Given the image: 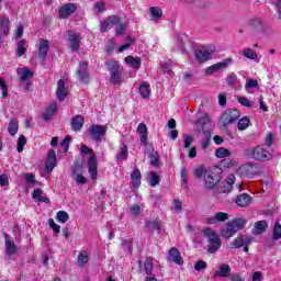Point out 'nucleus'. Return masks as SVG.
Listing matches in <instances>:
<instances>
[{
  "label": "nucleus",
  "instance_id": "nucleus-62",
  "mask_svg": "<svg viewBox=\"0 0 281 281\" xmlns=\"http://www.w3.org/2000/svg\"><path fill=\"white\" fill-rule=\"evenodd\" d=\"M222 166H224V168H234V166H236V162L235 160L227 158L222 160Z\"/></svg>",
  "mask_w": 281,
  "mask_h": 281
},
{
  "label": "nucleus",
  "instance_id": "nucleus-35",
  "mask_svg": "<svg viewBox=\"0 0 281 281\" xmlns=\"http://www.w3.org/2000/svg\"><path fill=\"white\" fill-rule=\"evenodd\" d=\"M0 36L1 34H8L10 32V20L5 16L0 20Z\"/></svg>",
  "mask_w": 281,
  "mask_h": 281
},
{
  "label": "nucleus",
  "instance_id": "nucleus-4",
  "mask_svg": "<svg viewBox=\"0 0 281 281\" xmlns=\"http://www.w3.org/2000/svg\"><path fill=\"white\" fill-rule=\"evenodd\" d=\"M81 153L83 155H91L88 160V170L91 179H95L98 177V160H95V153H93V149L87 147V145L81 146Z\"/></svg>",
  "mask_w": 281,
  "mask_h": 281
},
{
  "label": "nucleus",
  "instance_id": "nucleus-29",
  "mask_svg": "<svg viewBox=\"0 0 281 281\" xmlns=\"http://www.w3.org/2000/svg\"><path fill=\"white\" fill-rule=\"evenodd\" d=\"M85 126V117L81 115H76L71 120V128L72 131H80Z\"/></svg>",
  "mask_w": 281,
  "mask_h": 281
},
{
  "label": "nucleus",
  "instance_id": "nucleus-34",
  "mask_svg": "<svg viewBox=\"0 0 281 281\" xmlns=\"http://www.w3.org/2000/svg\"><path fill=\"white\" fill-rule=\"evenodd\" d=\"M32 196L35 201H40L41 203H49V199L43 196V190L41 189H34Z\"/></svg>",
  "mask_w": 281,
  "mask_h": 281
},
{
  "label": "nucleus",
  "instance_id": "nucleus-50",
  "mask_svg": "<svg viewBox=\"0 0 281 281\" xmlns=\"http://www.w3.org/2000/svg\"><path fill=\"white\" fill-rule=\"evenodd\" d=\"M122 247L126 254H133V240L124 239Z\"/></svg>",
  "mask_w": 281,
  "mask_h": 281
},
{
  "label": "nucleus",
  "instance_id": "nucleus-15",
  "mask_svg": "<svg viewBox=\"0 0 281 281\" xmlns=\"http://www.w3.org/2000/svg\"><path fill=\"white\" fill-rule=\"evenodd\" d=\"M211 56H212V50L207 48H201L195 50V60H198V63H207Z\"/></svg>",
  "mask_w": 281,
  "mask_h": 281
},
{
  "label": "nucleus",
  "instance_id": "nucleus-21",
  "mask_svg": "<svg viewBox=\"0 0 281 281\" xmlns=\"http://www.w3.org/2000/svg\"><path fill=\"white\" fill-rule=\"evenodd\" d=\"M137 133L140 136V144H144V146H147L148 143V127L144 123H139L137 127Z\"/></svg>",
  "mask_w": 281,
  "mask_h": 281
},
{
  "label": "nucleus",
  "instance_id": "nucleus-63",
  "mask_svg": "<svg viewBox=\"0 0 281 281\" xmlns=\"http://www.w3.org/2000/svg\"><path fill=\"white\" fill-rule=\"evenodd\" d=\"M205 267H207V263L203 260H199L195 265H194V269L195 271H203V269H205Z\"/></svg>",
  "mask_w": 281,
  "mask_h": 281
},
{
  "label": "nucleus",
  "instance_id": "nucleus-48",
  "mask_svg": "<svg viewBox=\"0 0 281 281\" xmlns=\"http://www.w3.org/2000/svg\"><path fill=\"white\" fill-rule=\"evenodd\" d=\"M199 123L201 124L202 128H205L206 124L212 126V119L209 114H204L199 119Z\"/></svg>",
  "mask_w": 281,
  "mask_h": 281
},
{
  "label": "nucleus",
  "instance_id": "nucleus-20",
  "mask_svg": "<svg viewBox=\"0 0 281 281\" xmlns=\"http://www.w3.org/2000/svg\"><path fill=\"white\" fill-rule=\"evenodd\" d=\"M16 74L20 76V80H22V82L32 80V78H34V72H32V70H30L27 67L18 68Z\"/></svg>",
  "mask_w": 281,
  "mask_h": 281
},
{
  "label": "nucleus",
  "instance_id": "nucleus-42",
  "mask_svg": "<svg viewBox=\"0 0 281 281\" xmlns=\"http://www.w3.org/2000/svg\"><path fill=\"white\" fill-rule=\"evenodd\" d=\"M226 82L228 87H236V85H238V76L234 72H229L226 77Z\"/></svg>",
  "mask_w": 281,
  "mask_h": 281
},
{
  "label": "nucleus",
  "instance_id": "nucleus-13",
  "mask_svg": "<svg viewBox=\"0 0 281 281\" xmlns=\"http://www.w3.org/2000/svg\"><path fill=\"white\" fill-rule=\"evenodd\" d=\"M218 183V178L214 175V172L206 171L204 176V186L206 190H212Z\"/></svg>",
  "mask_w": 281,
  "mask_h": 281
},
{
  "label": "nucleus",
  "instance_id": "nucleus-32",
  "mask_svg": "<svg viewBox=\"0 0 281 281\" xmlns=\"http://www.w3.org/2000/svg\"><path fill=\"white\" fill-rule=\"evenodd\" d=\"M149 14L151 21H159V19L164 16V11H161V9L158 7H151L149 9Z\"/></svg>",
  "mask_w": 281,
  "mask_h": 281
},
{
  "label": "nucleus",
  "instance_id": "nucleus-22",
  "mask_svg": "<svg viewBox=\"0 0 281 281\" xmlns=\"http://www.w3.org/2000/svg\"><path fill=\"white\" fill-rule=\"evenodd\" d=\"M47 52H49V41L42 40L38 44V56L42 60L47 58Z\"/></svg>",
  "mask_w": 281,
  "mask_h": 281
},
{
  "label": "nucleus",
  "instance_id": "nucleus-59",
  "mask_svg": "<svg viewBox=\"0 0 281 281\" xmlns=\"http://www.w3.org/2000/svg\"><path fill=\"white\" fill-rule=\"evenodd\" d=\"M69 144H71V136H66L61 142V148H64V153H67V150H69Z\"/></svg>",
  "mask_w": 281,
  "mask_h": 281
},
{
  "label": "nucleus",
  "instance_id": "nucleus-33",
  "mask_svg": "<svg viewBox=\"0 0 281 281\" xmlns=\"http://www.w3.org/2000/svg\"><path fill=\"white\" fill-rule=\"evenodd\" d=\"M229 273H232V268L229 267V265L224 263L220 267V271L215 272V276H217L218 278H227Z\"/></svg>",
  "mask_w": 281,
  "mask_h": 281
},
{
  "label": "nucleus",
  "instance_id": "nucleus-44",
  "mask_svg": "<svg viewBox=\"0 0 281 281\" xmlns=\"http://www.w3.org/2000/svg\"><path fill=\"white\" fill-rule=\"evenodd\" d=\"M159 181H160V179H159V176L157 175V172L151 171L149 173V186L151 188H155V187L159 186Z\"/></svg>",
  "mask_w": 281,
  "mask_h": 281
},
{
  "label": "nucleus",
  "instance_id": "nucleus-52",
  "mask_svg": "<svg viewBox=\"0 0 281 281\" xmlns=\"http://www.w3.org/2000/svg\"><path fill=\"white\" fill-rule=\"evenodd\" d=\"M27 144V138L24 135H21L18 139V153H23V148Z\"/></svg>",
  "mask_w": 281,
  "mask_h": 281
},
{
  "label": "nucleus",
  "instance_id": "nucleus-36",
  "mask_svg": "<svg viewBox=\"0 0 281 281\" xmlns=\"http://www.w3.org/2000/svg\"><path fill=\"white\" fill-rule=\"evenodd\" d=\"M8 132L10 135L14 136L19 133V120L12 119L8 125Z\"/></svg>",
  "mask_w": 281,
  "mask_h": 281
},
{
  "label": "nucleus",
  "instance_id": "nucleus-45",
  "mask_svg": "<svg viewBox=\"0 0 281 281\" xmlns=\"http://www.w3.org/2000/svg\"><path fill=\"white\" fill-rule=\"evenodd\" d=\"M238 131H246V128H249V119L247 116H244L240 119L237 123Z\"/></svg>",
  "mask_w": 281,
  "mask_h": 281
},
{
  "label": "nucleus",
  "instance_id": "nucleus-11",
  "mask_svg": "<svg viewBox=\"0 0 281 281\" xmlns=\"http://www.w3.org/2000/svg\"><path fill=\"white\" fill-rule=\"evenodd\" d=\"M66 41L70 43L72 52H78L80 47V35L74 31L66 32Z\"/></svg>",
  "mask_w": 281,
  "mask_h": 281
},
{
  "label": "nucleus",
  "instance_id": "nucleus-57",
  "mask_svg": "<svg viewBox=\"0 0 281 281\" xmlns=\"http://www.w3.org/2000/svg\"><path fill=\"white\" fill-rule=\"evenodd\" d=\"M48 225L49 227H52L53 232H55V234H60V225L56 224V222H54L53 218L48 220Z\"/></svg>",
  "mask_w": 281,
  "mask_h": 281
},
{
  "label": "nucleus",
  "instance_id": "nucleus-43",
  "mask_svg": "<svg viewBox=\"0 0 281 281\" xmlns=\"http://www.w3.org/2000/svg\"><path fill=\"white\" fill-rule=\"evenodd\" d=\"M117 161H126L128 159V146L123 145L121 153L116 157Z\"/></svg>",
  "mask_w": 281,
  "mask_h": 281
},
{
  "label": "nucleus",
  "instance_id": "nucleus-41",
  "mask_svg": "<svg viewBox=\"0 0 281 281\" xmlns=\"http://www.w3.org/2000/svg\"><path fill=\"white\" fill-rule=\"evenodd\" d=\"M272 238H273V240H280V238H281L280 222L274 223V226L272 227Z\"/></svg>",
  "mask_w": 281,
  "mask_h": 281
},
{
  "label": "nucleus",
  "instance_id": "nucleus-39",
  "mask_svg": "<svg viewBox=\"0 0 281 281\" xmlns=\"http://www.w3.org/2000/svg\"><path fill=\"white\" fill-rule=\"evenodd\" d=\"M215 156L220 159H223L225 157H232V151L225 147H220L215 150Z\"/></svg>",
  "mask_w": 281,
  "mask_h": 281
},
{
  "label": "nucleus",
  "instance_id": "nucleus-23",
  "mask_svg": "<svg viewBox=\"0 0 281 281\" xmlns=\"http://www.w3.org/2000/svg\"><path fill=\"white\" fill-rule=\"evenodd\" d=\"M4 247L8 256H14V254H16V244L10 239V235L8 234L4 235Z\"/></svg>",
  "mask_w": 281,
  "mask_h": 281
},
{
  "label": "nucleus",
  "instance_id": "nucleus-55",
  "mask_svg": "<svg viewBox=\"0 0 281 281\" xmlns=\"http://www.w3.org/2000/svg\"><path fill=\"white\" fill-rule=\"evenodd\" d=\"M194 142V138L188 134L183 135V148H190L192 143Z\"/></svg>",
  "mask_w": 281,
  "mask_h": 281
},
{
  "label": "nucleus",
  "instance_id": "nucleus-37",
  "mask_svg": "<svg viewBox=\"0 0 281 281\" xmlns=\"http://www.w3.org/2000/svg\"><path fill=\"white\" fill-rule=\"evenodd\" d=\"M139 93L142 98L148 100V98H150V85H148L147 82H143L139 87Z\"/></svg>",
  "mask_w": 281,
  "mask_h": 281
},
{
  "label": "nucleus",
  "instance_id": "nucleus-10",
  "mask_svg": "<svg viewBox=\"0 0 281 281\" xmlns=\"http://www.w3.org/2000/svg\"><path fill=\"white\" fill-rule=\"evenodd\" d=\"M232 65V58H226L223 61L212 65L207 67L205 70L206 76H212V74H216V71H221V69H227Z\"/></svg>",
  "mask_w": 281,
  "mask_h": 281
},
{
  "label": "nucleus",
  "instance_id": "nucleus-30",
  "mask_svg": "<svg viewBox=\"0 0 281 281\" xmlns=\"http://www.w3.org/2000/svg\"><path fill=\"white\" fill-rule=\"evenodd\" d=\"M244 58H248V60H256L258 61V53L250 47H246L240 53Z\"/></svg>",
  "mask_w": 281,
  "mask_h": 281
},
{
  "label": "nucleus",
  "instance_id": "nucleus-58",
  "mask_svg": "<svg viewBox=\"0 0 281 281\" xmlns=\"http://www.w3.org/2000/svg\"><path fill=\"white\" fill-rule=\"evenodd\" d=\"M175 212H181L183 210V202L179 199H175L172 202Z\"/></svg>",
  "mask_w": 281,
  "mask_h": 281
},
{
  "label": "nucleus",
  "instance_id": "nucleus-28",
  "mask_svg": "<svg viewBox=\"0 0 281 281\" xmlns=\"http://www.w3.org/2000/svg\"><path fill=\"white\" fill-rule=\"evenodd\" d=\"M269 229V223L267 221H258L255 223L254 234H265Z\"/></svg>",
  "mask_w": 281,
  "mask_h": 281
},
{
  "label": "nucleus",
  "instance_id": "nucleus-40",
  "mask_svg": "<svg viewBox=\"0 0 281 281\" xmlns=\"http://www.w3.org/2000/svg\"><path fill=\"white\" fill-rule=\"evenodd\" d=\"M24 179L29 186H41V182L36 180L32 172L25 173Z\"/></svg>",
  "mask_w": 281,
  "mask_h": 281
},
{
  "label": "nucleus",
  "instance_id": "nucleus-14",
  "mask_svg": "<svg viewBox=\"0 0 281 281\" xmlns=\"http://www.w3.org/2000/svg\"><path fill=\"white\" fill-rule=\"evenodd\" d=\"M76 10H78V7L74 3L64 4L59 9V19H67V16H69L70 14H74Z\"/></svg>",
  "mask_w": 281,
  "mask_h": 281
},
{
  "label": "nucleus",
  "instance_id": "nucleus-7",
  "mask_svg": "<svg viewBox=\"0 0 281 281\" xmlns=\"http://www.w3.org/2000/svg\"><path fill=\"white\" fill-rule=\"evenodd\" d=\"M237 172L240 177H256L260 175V168L256 164H245L238 168Z\"/></svg>",
  "mask_w": 281,
  "mask_h": 281
},
{
  "label": "nucleus",
  "instance_id": "nucleus-2",
  "mask_svg": "<svg viewBox=\"0 0 281 281\" xmlns=\"http://www.w3.org/2000/svg\"><path fill=\"white\" fill-rule=\"evenodd\" d=\"M246 223L245 218L232 220L221 229L220 234L223 238H232L236 232H240L245 227Z\"/></svg>",
  "mask_w": 281,
  "mask_h": 281
},
{
  "label": "nucleus",
  "instance_id": "nucleus-49",
  "mask_svg": "<svg viewBox=\"0 0 281 281\" xmlns=\"http://www.w3.org/2000/svg\"><path fill=\"white\" fill-rule=\"evenodd\" d=\"M259 87L258 80H255L252 78H248L245 83L246 91H249V89H257Z\"/></svg>",
  "mask_w": 281,
  "mask_h": 281
},
{
  "label": "nucleus",
  "instance_id": "nucleus-53",
  "mask_svg": "<svg viewBox=\"0 0 281 281\" xmlns=\"http://www.w3.org/2000/svg\"><path fill=\"white\" fill-rule=\"evenodd\" d=\"M193 175H194L195 179H203V175H205V167L200 166V167L195 168L193 171Z\"/></svg>",
  "mask_w": 281,
  "mask_h": 281
},
{
  "label": "nucleus",
  "instance_id": "nucleus-18",
  "mask_svg": "<svg viewBox=\"0 0 281 281\" xmlns=\"http://www.w3.org/2000/svg\"><path fill=\"white\" fill-rule=\"evenodd\" d=\"M169 262H175V265H183V258L181 257V251L176 247L169 250Z\"/></svg>",
  "mask_w": 281,
  "mask_h": 281
},
{
  "label": "nucleus",
  "instance_id": "nucleus-17",
  "mask_svg": "<svg viewBox=\"0 0 281 281\" xmlns=\"http://www.w3.org/2000/svg\"><path fill=\"white\" fill-rule=\"evenodd\" d=\"M235 203L238 207H249V205H251V195L241 193L236 196Z\"/></svg>",
  "mask_w": 281,
  "mask_h": 281
},
{
  "label": "nucleus",
  "instance_id": "nucleus-5",
  "mask_svg": "<svg viewBox=\"0 0 281 281\" xmlns=\"http://www.w3.org/2000/svg\"><path fill=\"white\" fill-rule=\"evenodd\" d=\"M108 69L111 71L110 82L112 85H120L122 82V66L117 61H109Z\"/></svg>",
  "mask_w": 281,
  "mask_h": 281
},
{
  "label": "nucleus",
  "instance_id": "nucleus-25",
  "mask_svg": "<svg viewBox=\"0 0 281 281\" xmlns=\"http://www.w3.org/2000/svg\"><path fill=\"white\" fill-rule=\"evenodd\" d=\"M125 63L132 67V69H139L142 67V58L140 57H134V56H127L125 57Z\"/></svg>",
  "mask_w": 281,
  "mask_h": 281
},
{
  "label": "nucleus",
  "instance_id": "nucleus-19",
  "mask_svg": "<svg viewBox=\"0 0 281 281\" xmlns=\"http://www.w3.org/2000/svg\"><path fill=\"white\" fill-rule=\"evenodd\" d=\"M56 168V151L54 149L48 150L46 159V170L52 172Z\"/></svg>",
  "mask_w": 281,
  "mask_h": 281
},
{
  "label": "nucleus",
  "instance_id": "nucleus-16",
  "mask_svg": "<svg viewBox=\"0 0 281 281\" xmlns=\"http://www.w3.org/2000/svg\"><path fill=\"white\" fill-rule=\"evenodd\" d=\"M225 221H229V214L225 212H217L213 217H209L207 223L210 225H216V223H225Z\"/></svg>",
  "mask_w": 281,
  "mask_h": 281
},
{
  "label": "nucleus",
  "instance_id": "nucleus-26",
  "mask_svg": "<svg viewBox=\"0 0 281 281\" xmlns=\"http://www.w3.org/2000/svg\"><path fill=\"white\" fill-rule=\"evenodd\" d=\"M131 179L133 188H138L142 186V171H139L138 168L134 169L131 173Z\"/></svg>",
  "mask_w": 281,
  "mask_h": 281
},
{
  "label": "nucleus",
  "instance_id": "nucleus-64",
  "mask_svg": "<svg viewBox=\"0 0 281 281\" xmlns=\"http://www.w3.org/2000/svg\"><path fill=\"white\" fill-rule=\"evenodd\" d=\"M273 5L277 8L278 20H281V0H272Z\"/></svg>",
  "mask_w": 281,
  "mask_h": 281
},
{
  "label": "nucleus",
  "instance_id": "nucleus-12",
  "mask_svg": "<svg viewBox=\"0 0 281 281\" xmlns=\"http://www.w3.org/2000/svg\"><path fill=\"white\" fill-rule=\"evenodd\" d=\"M114 25H120V18L117 15H110L101 24V32H109Z\"/></svg>",
  "mask_w": 281,
  "mask_h": 281
},
{
  "label": "nucleus",
  "instance_id": "nucleus-31",
  "mask_svg": "<svg viewBox=\"0 0 281 281\" xmlns=\"http://www.w3.org/2000/svg\"><path fill=\"white\" fill-rule=\"evenodd\" d=\"M153 261H154L153 257H147L145 259L143 269H144L146 276H153V269H155V263H153Z\"/></svg>",
  "mask_w": 281,
  "mask_h": 281
},
{
  "label": "nucleus",
  "instance_id": "nucleus-38",
  "mask_svg": "<svg viewBox=\"0 0 281 281\" xmlns=\"http://www.w3.org/2000/svg\"><path fill=\"white\" fill-rule=\"evenodd\" d=\"M27 43L25 42V40H20L18 42V49H16V55L19 57L24 56L25 52H27V47H26Z\"/></svg>",
  "mask_w": 281,
  "mask_h": 281
},
{
  "label": "nucleus",
  "instance_id": "nucleus-1",
  "mask_svg": "<svg viewBox=\"0 0 281 281\" xmlns=\"http://www.w3.org/2000/svg\"><path fill=\"white\" fill-rule=\"evenodd\" d=\"M244 153L246 157H250V159H255V161H269V159H271V151L265 148V145L246 148Z\"/></svg>",
  "mask_w": 281,
  "mask_h": 281
},
{
  "label": "nucleus",
  "instance_id": "nucleus-61",
  "mask_svg": "<svg viewBox=\"0 0 281 281\" xmlns=\"http://www.w3.org/2000/svg\"><path fill=\"white\" fill-rule=\"evenodd\" d=\"M150 164L151 166H157V164H159V153L154 151L150 156Z\"/></svg>",
  "mask_w": 281,
  "mask_h": 281
},
{
  "label": "nucleus",
  "instance_id": "nucleus-47",
  "mask_svg": "<svg viewBox=\"0 0 281 281\" xmlns=\"http://www.w3.org/2000/svg\"><path fill=\"white\" fill-rule=\"evenodd\" d=\"M56 221H58V223H67V221H69V213L65 211L57 212Z\"/></svg>",
  "mask_w": 281,
  "mask_h": 281
},
{
  "label": "nucleus",
  "instance_id": "nucleus-51",
  "mask_svg": "<svg viewBox=\"0 0 281 281\" xmlns=\"http://www.w3.org/2000/svg\"><path fill=\"white\" fill-rule=\"evenodd\" d=\"M237 102L241 104V106H246V109H251V106H254V103H251L247 97H238Z\"/></svg>",
  "mask_w": 281,
  "mask_h": 281
},
{
  "label": "nucleus",
  "instance_id": "nucleus-8",
  "mask_svg": "<svg viewBox=\"0 0 281 281\" xmlns=\"http://www.w3.org/2000/svg\"><path fill=\"white\" fill-rule=\"evenodd\" d=\"M88 133L94 142H102V137L106 135V126L91 125Z\"/></svg>",
  "mask_w": 281,
  "mask_h": 281
},
{
  "label": "nucleus",
  "instance_id": "nucleus-46",
  "mask_svg": "<svg viewBox=\"0 0 281 281\" xmlns=\"http://www.w3.org/2000/svg\"><path fill=\"white\" fill-rule=\"evenodd\" d=\"M232 245L235 247V249H240V247L247 245V239L243 236L236 237Z\"/></svg>",
  "mask_w": 281,
  "mask_h": 281
},
{
  "label": "nucleus",
  "instance_id": "nucleus-56",
  "mask_svg": "<svg viewBox=\"0 0 281 281\" xmlns=\"http://www.w3.org/2000/svg\"><path fill=\"white\" fill-rule=\"evenodd\" d=\"M87 262H89V256H87V252H81L78 257L79 267L87 265Z\"/></svg>",
  "mask_w": 281,
  "mask_h": 281
},
{
  "label": "nucleus",
  "instance_id": "nucleus-9",
  "mask_svg": "<svg viewBox=\"0 0 281 281\" xmlns=\"http://www.w3.org/2000/svg\"><path fill=\"white\" fill-rule=\"evenodd\" d=\"M88 67H89V64H87V61H82L79 65V68L77 69L78 80L82 85H88V82L90 80Z\"/></svg>",
  "mask_w": 281,
  "mask_h": 281
},
{
  "label": "nucleus",
  "instance_id": "nucleus-60",
  "mask_svg": "<svg viewBox=\"0 0 281 281\" xmlns=\"http://www.w3.org/2000/svg\"><path fill=\"white\" fill-rule=\"evenodd\" d=\"M106 10V4L104 2H95L94 3V12L100 13Z\"/></svg>",
  "mask_w": 281,
  "mask_h": 281
},
{
  "label": "nucleus",
  "instance_id": "nucleus-27",
  "mask_svg": "<svg viewBox=\"0 0 281 281\" xmlns=\"http://www.w3.org/2000/svg\"><path fill=\"white\" fill-rule=\"evenodd\" d=\"M58 109V105L56 103H50L48 108H46V110L43 113V121L47 122L49 120H52V116L54 115V113H56Z\"/></svg>",
  "mask_w": 281,
  "mask_h": 281
},
{
  "label": "nucleus",
  "instance_id": "nucleus-54",
  "mask_svg": "<svg viewBox=\"0 0 281 281\" xmlns=\"http://www.w3.org/2000/svg\"><path fill=\"white\" fill-rule=\"evenodd\" d=\"M147 227H149L150 232H161V225L157 221L149 222Z\"/></svg>",
  "mask_w": 281,
  "mask_h": 281
},
{
  "label": "nucleus",
  "instance_id": "nucleus-3",
  "mask_svg": "<svg viewBox=\"0 0 281 281\" xmlns=\"http://www.w3.org/2000/svg\"><path fill=\"white\" fill-rule=\"evenodd\" d=\"M203 235L207 238V251L209 254H216L221 249L223 241L221 237L211 228H205Z\"/></svg>",
  "mask_w": 281,
  "mask_h": 281
},
{
  "label": "nucleus",
  "instance_id": "nucleus-24",
  "mask_svg": "<svg viewBox=\"0 0 281 281\" xmlns=\"http://www.w3.org/2000/svg\"><path fill=\"white\" fill-rule=\"evenodd\" d=\"M67 88H65V81L63 79H59L57 82V98L58 100L63 101L67 98Z\"/></svg>",
  "mask_w": 281,
  "mask_h": 281
},
{
  "label": "nucleus",
  "instance_id": "nucleus-6",
  "mask_svg": "<svg viewBox=\"0 0 281 281\" xmlns=\"http://www.w3.org/2000/svg\"><path fill=\"white\" fill-rule=\"evenodd\" d=\"M238 117H240V112H238V110L236 109L226 110L220 119V124L221 126H224V127L229 126V124H234V122H236Z\"/></svg>",
  "mask_w": 281,
  "mask_h": 281
}]
</instances>
